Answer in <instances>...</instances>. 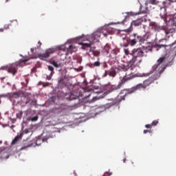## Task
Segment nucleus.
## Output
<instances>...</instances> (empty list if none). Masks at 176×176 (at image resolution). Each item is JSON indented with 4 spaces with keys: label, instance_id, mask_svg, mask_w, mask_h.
<instances>
[{
    "label": "nucleus",
    "instance_id": "f257e3e1",
    "mask_svg": "<svg viewBox=\"0 0 176 176\" xmlns=\"http://www.w3.org/2000/svg\"><path fill=\"white\" fill-rule=\"evenodd\" d=\"M166 68H167L166 56L160 58L157 60V63L153 66V71H156L155 74L150 76L148 79L143 81L142 83H139L136 86L132 87L131 89L122 90L117 96V98L113 102L107 103L106 107L111 108V107H113V105H119L120 102L126 100V97H127L129 94H133V93H135L137 90H141V89H142V90H146L155 80H157V79L160 78V75L164 72Z\"/></svg>",
    "mask_w": 176,
    "mask_h": 176
},
{
    "label": "nucleus",
    "instance_id": "f03ea898",
    "mask_svg": "<svg viewBox=\"0 0 176 176\" xmlns=\"http://www.w3.org/2000/svg\"><path fill=\"white\" fill-rule=\"evenodd\" d=\"M124 54L126 56L130 54L132 56V60L128 61L126 64L122 65L119 67L120 69L126 72V71H134V69L137 67L136 64H140V63H142V57H146V54L149 53V52H152V47H143L142 48L134 49L131 53L129 51V49L124 50Z\"/></svg>",
    "mask_w": 176,
    "mask_h": 176
},
{
    "label": "nucleus",
    "instance_id": "7ed1b4c3",
    "mask_svg": "<svg viewBox=\"0 0 176 176\" xmlns=\"http://www.w3.org/2000/svg\"><path fill=\"white\" fill-rule=\"evenodd\" d=\"M150 36L151 34L149 33H146L143 36H140L138 34L134 33L130 36V38H133L136 43L139 42V43L141 45L142 43H144L146 41H148Z\"/></svg>",
    "mask_w": 176,
    "mask_h": 176
},
{
    "label": "nucleus",
    "instance_id": "20e7f679",
    "mask_svg": "<svg viewBox=\"0 0 176 176\" xmlns=\"http://www.w3.org/2000/svg\"><path fill=\"white\" fill-rule=\"evenodd\" d=\"M164 8H160V16L161 19L166 20L167 18V8L168 6H171V2L169 0H166L163 2Z\"/></svg>",
    "mask_w": 176,
    "mask_h": 176
},
{
    "label": "nucleus",
    "instance_id": "39448f33",
    "mask_svg": "<svg viewBox=\"0 0 176 176\" xmlns=\"http://www.w3.org/2000/svg\"><path fill=\"white\" fill-rule=\"evenodd\" d=\"M27 61H28V59H21L19 60V63H15V64H12L9 67H8V72L10 74H12V75H16V74H17V67H19V65H20V64H25V63H27Z\"/></svg>",
    "mask_w": 176,
    "mask_h": 176
},
{
    "label": "nucleus",
    "instance_id": "423d86ee",
    "mask_svg": "<svg viewBox=\"0 0 176 176\" xmlns=\"http://www.w3.org/2000/svg\"><path fill=\"white\" fill-rule=\"evenodd\" d=\"M54 52H56V49L50 48L45 51V53L38 54V58H40V60H45V58H49V57H50V54H53Z\"/></svg>",
    "mask_w": 176,
    "mask_h": 176
},
{
    "label": "nucleus",
    "instance_id": "0eeeda50",
    "mask_svg": "<svg viewBox=\"0 0 176 176\" xmlns=\"http://www.w3.org/2000/svg\"><path fill=\"white\" fill-rule=\"evenodd\" d=\"M101 36V32H96L90 36H88V39H90L91 41L94 43L100 42V37Z\"/></svg>",
    "mask_w": 176,
    "mask_h": 176
},
{
    "label": "nucleus",
    "instance_id": "6e6552de",
    "mask_svg": "<svg viewBox=\"0 0 176 176\" xmlns=\"http://www.w3.org/2000/svg\"><path fill=\"white\" fill-rule=\"evenodd\" d=\"M135 77V75L133 74V72H131L129 74L126 73L125 76L122 78L120 84L121 86H122V85H124L126 82H128V80H131V79H134Z\"/></svg>",
    "mask_w": 176,
    "mask_h": 176
},
{
    "label": "nucleus",
    "instance_id": "1a4fd4ad",
    "mask_svg": "<svg viewBox=\"0 0 176 176\" xmlns=\"http://www.w3.org/2000/svg\"><path fill=\"white\" fill-rule=\"evenodd\" d=\"M163 31H164L166 36L167 38H170L172 34L175 33L176 30L175 28H172L171 26H164L163 28Z\"/></svg>",
    "mask_w": 176,
    "mask_h": 176
},
{
    "label": "nucleus",
    "instance_id": "9d476101",
    "mask_svg": "<svg viewBox=\"0 0 176 176\" xmlns=\"http://www.w3.org/2000/svg\"><path fill=\"white\" fill-rule=\"evenodd\" d=\"M78 45H81L82 50H86V47L91 49L92 45H94L93 42L91 41V40L89 38V37H87V42H82L79 43Z\"/></svg>",
    "mask_w": 176,
    "mask_h": 176
},
{
    "label": "nucleus",
    "instance_id": "9b49d317",
    "mask_svg": "<svg viewBox=\"0 0 176 176\" xmlns=\"http://www.w3.org/2000/svg\"><path fill=\"white\" fill-rule=\"evenodd\" d=\"M94 93H97L99 95L93 98L92 102L97 101V100H101V98H104L107 96V92L101 91V89L100 91H95Z\"/></svg>",
    "mask_w": 176,
    "mask_h": 176
},
{
    "label": "nucleus",
    "instance_id": "f8f14e48",
    "mask_svg": "<svg viewBox=\"0 0 176 176\" xmlns=\"http://www.w3.org/2000/svg\"><path fill=\"white\" fill-rule=\"evenodd\" d=\"M143 20L141 19H137L135 21H133L131 23V27L130 28H129L127 30L128 32H131V31H133V25H134V27H140V25H141L143 23Z\"/></svg>",
    "mask_w": 176,
    "mask_h": 176
},
{
    "label": "nucleus",
    "instance_id": "ddd939ff",
    "mask_svg": "<svg viewBox=\"0 0 176 176\" xmlns=\"http://www.w3.org/2000/svg\"><path fill=\"white\" fill-rule=\"evenodd\" d=\"M67 49V53L70 54L75 53V52L78 51V48H76V47L72 44H69Z\"/></svg>",
    "mask_w": 176,
    "mask_h": 176
},
{
    "label": "nucleus",
    "instance_id": "4468645a",
    "mask_svg": "<svg viewBox=\"0 0 176 176\" xmlns=\"http://www.w3.org/2000/svg\"><path fill=\"white\" fill-rule=\"evenodd\" d=\"M107 73H108V75L109 76H112V78H115L116 76V70L113 67H111V69L107 71Z\"/></svg>",
    "mask_w": 176,
    "mask_h": 176
},
{
    "label": "nucleus",
    "instance_id": "2eb2a0df",
    "mask_svg": "<svg viewBox=\"0 0 176 176\" xmlns=\"http://www.w3.org/2000/svg\"><path fill=\"white\" fill-rule=\"evenodd\" d=\"M110 50H111V46L108 44H106L103 49V53H106V54H109Z\"/></svg>",
    "mask_w": 176,
    "mask_h": 176
},
{
    "label": "nucleus",
    "instance_id": "dca6fc26",
    "mask_svg": "<svg viewBox=\"0 0 176 176\" xmlns=\"http://www.w3.org/2000/svg\"><path fill=\"white\" fill-rule=\"evenodd\" d=\"M128 43L131 46H135V45H137V41H135V40L130 37L129 40L128 41Z\"/></svg>",
    "mask_w": 176,
    "mask_h": 176
},
{
    "label": "nucleus",
    "instance_id": "f3484780",
    "mask_svg": "<svg viewBox=\"0 0 176 176\" xmlns=\"http://www.w3.org/2000/svg\"><path fill=\"white\" fill-rule=\"evenodd\" d=\"M117 54H118V52L113 50L111 51V54H109V57H111V58H116Z\"/></svg>",
    "mask_w": 176,
    "mask_h": 176
},
{
    "label": "nucleus",
    "instance_id": "a211bd4d",
    "mask_svg": "<svg viewBox=\"0 0 176 176\" xmlns=\"http://www.w3.org/2000/svg\"><path fill=\"white\" fill-rule=\"evenodd\" d=\"M153 28H154L155 31L159 32V31H162V30H163V28H164V26L161 27L158 25H154Z\"/></svg>",
    "mask_w": 176,
    "mask_h": 176
},
{
    "label": "nucleus",
    "instance_id": "6ab92c4d",
    "mask_svg": "<svg viewBox=\"0 0 176 176\" xmlns=\"http://www.w3.org/2000/svg\"><path fill=\"white\" fill-rule=\"evenodd\" d=\"M19 140H20V135H16L14 139L12 140L11 145H16L17 144Z\"/></svg>",
    "mask_w": 176,
    "mask_h": 176
},
{
    "label": "nucleus",
    "instance_id": "aec40b11",
    "mask_svg": "<svg viewBox=\"0 0 176 176\" xmlns=\"http://www.w3.org/2000/svg\"><path fill=\"white\" fill-rule=\"evenodd\" d=\"M172 25L176 27V13L173 14V18L170 20Z\"/></svg>",
    "mask_w": 176,
    "mask_h": 176
},
{
    "label": "nucleus",
    "instance_id": "412c9836",
    "mask_svg": "<svg viewBox=\"0 0 176 176\" xmlns=\"http://www.w3.org/2000/svg\"><path fill=\"white\" fill-rule=\"evenodd\" d=\"M51 64H52V65H54V67L56 68H59V67H61V64H58L55 60H52Z\"/></svg>",
    "mask_w": 176,
    "mask_h": 176
},
{
    "label": "nucleus",
    "instance_id": "4be33fe9",
    "mask_svg": "<svg viewBox=\"0 0 176 176\" xmlns=\"http://www.w3.org/2000/svg\"><path fill=\"white\" fill-rule=\"evenodd\" d=\"M47 68L48 70L51 72V75H52V74H54V67H53V66L48 65Z\"/></svg>",
    "mask_w": 176,
    "mask_h": 176
},
{
    "label": "nucleus",
    "instance_id": "5701e85b",
    "mask_svg": "<svg viewBox=\"0 0 176 176\" xmlns=\"http://www.w3.org/2000/svg\"><path fill=\"white\" fill-rule=\"evenodd\" d=\"M92 53H93V55L95 57H98V56H100V52L99 51L95 50V51H93Z\"/></svg>",
    "mask_w": 176,
    "mask_h": 176
},
{
    "label": "nucleus",
    "instance_id": "b1692460",
    "mask_svg": "<svg viewBox=\"0 0 176 176\" xmlns=\"http://www.w3.org/2000/svg\"><path fill=\"white\" fill-rule=\"evenodd\" d=\"M39 117L38 116H36L34 117H32V118L29 119V120H31V122H36Z\"/></svg>",
    "mask_w": 176,
    "mask_h": 176
},
{
    "label": "nucleus",
    "instance_id": "393cba45",
    "mask_svg": "<svg viewBox=\"0 0 176 176\" xmlns=\"http://www.w3.org/2000/svg\"><path fill=\"white\" fill-rule=\"evenodd\" d=\"M149 3H151V5H157V3H159V1L156 0H149Z\"/></svg>",
    "mask_w": 176,
    "mask_h": 176
},
{
    "label": "nucleus",
    "instance_id": "a878e982",
    "mask_svg": "<svg viewBox=\"0 0 176 176\" xmlns=\"http://www.w3.org/2000/svg\"><path fill=\"white\" fill-rule=\"evenodd\" d=\"M23 116V111H20L18 113H16V118L18 119H21Z\"/></svg>",
    "mask_w": 176,
    "mask_h": 176
},
{
    "label": "nucleus",
    "instance_id": "bb28decb",
    "mask_svg": "<svg viewBox=\"0 0 176 176\" xmlns=\"http://www.w3.org/2000/svg\"><path fill=\"white\" fill-rule=\"evenodd\" d=\"M122 86L119 83L118 85L113 87V90H119V89H121Z\"/></svg>",
    "mask_w": 176,
    "mask_h": 176
},
{
    "label": "nucleus",
    "instance_id": "cd10ccee",
    "mask_svg": "<svg viewBox=\"0 0 176 176\" xmlns=\"http://www.w3.org/2000/svg\"><path fill=\"white\" fill-rule=\"evenodd\" d=\"M157 124H159V121L157 120H154L151 123V126H157Z\"/></svg>",
    "mask_w": 176,
    "mask_h": 176
},
{
    "label": "nucleus",
    "instance_id": "c85d7f7f",
    "mask_svg": "<svg viewBox=\"0 0 176 176\" xmlns=\"http://www.w3.org/2000/svg\"><path fill=\"white\" fill-rule=\"evenodd\" d=\"M10 97H14L15 98H17V97H19V94L17 92H14L12 95H10Z\"/></svg>",
    "mask_w": 176,
    "mask_h": 176
},
{
    "label": "nucleus",
    "instance_id": "c756f323",
    "mask_svg": "<svg viewBox=\"0 0 176 176\" xmlns=\"http://www.w3.org/2000/svg\"><path fill=\"white\" fill-rule=\"evenodd\" d=\"M94 65V67H100V65H101V63H100V61H96L94 62V65Z\"/></svg>",
    "mask_w": 176,
    "mask_h": 176
},
{
    "label": "nucleus",
    "instance_id": "7c9ffc66",
    "mask_svg": "<svg viewBox=\"0 0 176 176\" xmlns=\"http://www.w3.org/2000/svg\"><path fill=\"white\" fill-rule=\"evenodd\" d=\"M142 13H145L144 11H140L138 12L135 13V16H138V14H142Z\"/></svg>",
    "mask_w": 176,
    "mask_h": 176
},
{
    "label": "nucleus",
    "instance_id": "2f4dec72",
    "mask_svg": "<svg viewBox=\"0 0 176 176\" xmlns=\"http://www.w3.org/2000/svg\"><path fill=\"white\" fill-rule=\"evenodd\" d=\"M146 129H152V124L145 125Z\"/></svg>",
    "mask_w": 176,
    "mask_h": 176
},
{
    "label": "nucleus",
    "instance_id": "473e14b6",
    "mask_svg": "<svg viewBox=\"0 0 176 176\" xmlns=\"http://www.w3.org/2000/svg\"><path fill=\"white\" fill-rule=\"evenodd\" d=\"M24 134H28V133H30V130H28V129H26L23 131Z\"/></svg>",
    "mask_w": 176,
    "mask_h": 176
},
{
    "label": "nucleus",
    "instance_id": "72a5a7b5",
    "mask_svg": "<svg viewBox=\"0 0 176 176\" xmlns=\"http://www.w3.org/2000/svg\"><path fill=\"white\" fill-rule=\"evenodd\" d=\"M146 133H152V131L151 130H144V134H146Z\"/></svg>",
    "mask_w": 176,
    "mask_h": 176
},
{
    "label": "nucleus",
    "instance_id": "f704fd0d",
    "mask_svg": "<svg viewBox=\"0 0 176 176\" xmlns=\"http://www.w3.org/2000/svg\"><path fill=\"white\" fill-rule=\"evenodd\" d=\"M63 82H64V78H61L58 80V83H63Z\"/></svg>",
    "mask_w": 176,
    "mask_h": 176
},
{
    "label": "nucleus",
    "instance_id": "c9c22d12",
    "mask_svg": "<svg viewBox=\"0 0 176 176\" xmlns=\"http://www.w3.org/2000/svg\"><path fill=\"white\" fill-rule=\"evenodd\" d=\"M4 30H9V25H6L4 26Z\"/></svg>",
    "mask_w": 176,
    "mask_h": 176
},
{
    "label": "nucleus",
    "instance_id": "e433bc0d",
    "mask_svg": "<svg viewBox=\"0 0 176 176\" xmlns=\"http://www.w3.org/2000/svg\"><path fill=\"white\" fill-rule=\"evenodd\" d=\"M89 66L90 68H94V67H95V66L94 65V63L89 64Z\"/></svg>",
    "mask_w": 176,
    "mask_h": 176
},
{
    "label": "nucleus",
    "instance_id": "4c0bfd02",
    "mask_svg": "<svg viewBox=\"0 0 176 176\" xmlns=\"http://www.w3.org/2000/svg\"><path fill=\"white\" fill-rule=\"evenodd\" d=\"M43 142H47V138H43Z\"/></svg>",
    "mask_w": 176,
    "mask_h": 176
},
{
    "label": "nucleus",
    "instance_id": "58836bf2",
    "mask_svg": "<svg viewBox=\"0 0 176 176\" xmlns=\"http://www.w3.org/2000/svg\"><path fill=\"white\" fill-rule=\"evenodd\" d=\"M27 146H23L20 148V151H24V149H26Z\"/></svg>",
    "mask_w": 176,
    "mask_h": 176
},
{
    "label": "nucleus",
    "instance_id": "ea45409f",
    "mask_svg": "<svg viewBox=\"0 0 176 176\" xmlns=\"http://www.w3.org/2000/svg\"><path fill=\"white\" fill-rule=\"evenodd\" d=\"M107 75H108V71H105V72H104V76H107Z\"/></svg>",
    "mask_w": 176,
    "mask_h": 176
},
{
    "label": "nucleus",
    "instance_id": "a19ab883",
    "mask_svg": "<svg viewBox=\"0 0 176 176\" xmlns=\"http://www.w3.org/2000/svg\"><path fill=\"white\" fill-rule=\"evenodd\" d=\"M47 80H50V79H52V76H47Z\"/></svg>",
    "mask_w": 176,
    "mask_h": 176
},
{
    "label": "nucleus",
    "instance_id": "79ce46f5",
    "mask_svg": "<svg viewBox=\"0 0 176 176\" xmlns=\"http://www.w3.org/2000/svg\"><path fill=\"white\" fill-rule=\"evenodd\" d=\"M105 174H109V175H112V173L111 172H106Z\"/></svg>",
    "mask_w": 176,
    "mask_h": 176
},
{
    "label": "nucleus",
    "instance_id": "37998d69",
    "mask_svg": "<svg viewBox=\"0 0 176 176\" xmlns=\"http://www.w3.org/2000/svg\"><path fill=\"white\" fill-rule=\"evenodd\" d=\"M103 35H104V36H108V34L107 33H103Z\"/></svg>",
    "mask_w": 176,
    "mask_h": 176
},
{
    "label": "nucleus",
    "instance_id": "c03bdc74",
    "mask_svg": "<svg viewBox=\"0 0 176 176\" xmlns=\"http://www.w3.org/2000/svg\"><path fill=\"white\" fill-rule=\"evenodd\" d=\"M0 32H3V28L0 29Z\"/></svg>",
    "mask_w": 176,
    "mask_h": 176
},
{
    "label": "nucleus",
    "instance_id": "a18cd8bd",
    "mask_svg": "<svg viewBox=\"0 0 176 176\" xmlns=\"http://www.w3.org/2000/svg\"><path fill=\"white\" fill-rule=\"evenodd\" d=\"M38 45H40V46H41V45H42V43H41V41H38Z\"/></svg>",
    "mask_w": 176,
    "mask_h": 176
},
{
    "label": "nucleus",
    "instance_id": "49530a36",
    "mask_svg": "<svg viewBox=\"0 0 176 176\" xmlns=\"http://www.w3.org/2000/svg\"><path fill=\"white\" fill-rule=\"evenodd\" d=\"M124 163H126V158L123 160Z\"/></svg>",
    "mask_w": 176,
    "mask_h": 176
},
{
    "label": "nucleus",
    "instance_id": "de8ad7c7",
    "mask_svg": "<svg viewBox=\"0 0 176 176\" xmlns=\"http://www.w3.org/2000/svg\"><path fill=\"white\" fill-rule=\"evenodd\" d=\"M96 89V90H100V88H99V87H97Z\"/></svg>",
    "mask_w": 176,
    "mask_h": 176
},
{
    "label": "nucleus",
    "instance_id": "09e8293b",
    "mask_svg": "<svg viewBox=\"0 0 176 176\" xmlns=\"http://www.w3.org/2000/svg\"><path fill=\"white\" fill-rule=\"evenodd\" d=\"M3 79H5V77H1V80H3Z\"/></svg>",
    "mask_w": 176,
    "mask_h": 176
},
{
    "label": "nucleus",
    "instance_id": "8fccbe9b",
    "mask_svg": "<svg viewBox=\"0 0 176 176\" xmlns=\"http://www.w3.org/2000/svg\"><path fill=\"white\" fill-rule=\"evenodd\" d=\"M9 1H10V0H6V2H9Z\"/></svg>",
    "mask_w": 176,
    "mask_h": 176
}]
</instances>
